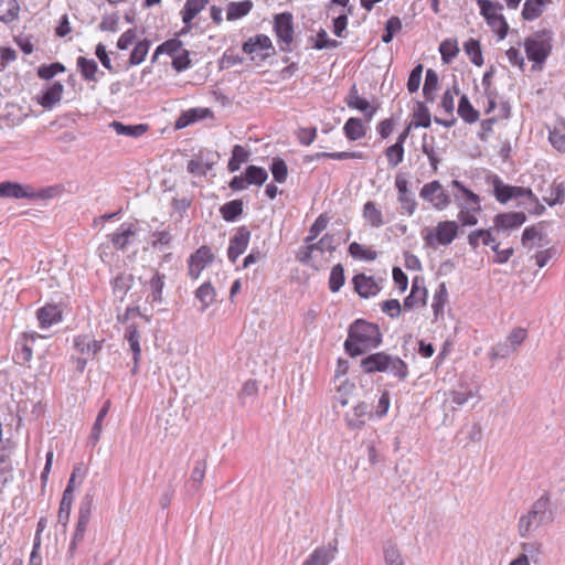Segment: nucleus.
Instances as JSON below:
<instances>
[{
  "instance_id": "obj_1",
  "label": "nucleus",
  "mask_w": 565,
  "mask_h": 565,
  "mask_svg": "<svg viewBox=\"0 0 565 565\" xmlns=\"http://www.w3.org/2000/svg\"><path fill=\"white\" fill-rule=\"evenodd\" d=\"M382 343V333L377 324L365 320H355L349 328L344 342L345 352L354 358L376 349Z\"/></svg>"
},
{
  "instance_id": "obj_2",
  "label": "nucleus",
  "mask_w": 565,
  "mask_h": 565,
  "mask_svg": "<svg viewBox=\"0 0 565 565\" xmlns=\"http://www.w3.org/2000/svg\"><path fill=\"white\" fill-rule=\"evenodd\" d=\"M362 371L366 374L387 373L403 382L408 376V365L397 355L385 351L371 353L360 362Z\"/></svg>"
},
{
  "instance_id": "obj_3",
  "label": "nucleus",
  "mask_w": 565,
  "mask_h": 565,
  "mask_svg": "<svg viewBox=\"0 0 565 565\" xmlns=\"http://www.w3.org/2000/svg\"><path fill=\"white\" fill-rule=\"evenodd\" d=\"M553 520L554 512L551 508L550 498L544 494L532 504L526 514L521 515L518 523V532L521 537L526 539L540 526L552 523Z\"/></svg>"
},
{
  "instance_id": "obj_4",
  "label": "nucleus",
  "mask_w": 565,
  "mask_h": 565,
  "mask_svg": "<svg viewBox=\"0 0 565 565\" xmlns=\"http://www.w3.org/2000/svg\"><path fill=\"white\" fill-rule=\"evenodd\" d=\"M553 39L554 36L552 31L541 30L525 40V53L527 58L533 62L534 70H542L545 61L552 52Z\"/></svg>"
},
{
  "instance_id": "obj_5",
  "label": "nucleus",
  "mask_w": 565,
  "mask_h": 565,
  "mask_svg": "<svg viewBox=\"0 0 565 565\" xmlns=\"http://www.w3.org/2000/svg\"><path fill=\"white\" fill-rule=\"evenodd\" d=\"M459 231L458 223L455 221H441L435 227H426L422 231L425 244L436 248L438 246H448L457 237Z\"/></svg>"
},
{
  "instance_id": "obj_6",
  "label": "nucleus",
  "mask_w": 565,
  "mask_h": 565,
  "mask_svg": "<svg viewBox=\"0 0 565 565\" xmlns=\"http://www.w3.org/2000/svg\"><path fill=\"white\" fill-rule=\"evenodd\" d=\"M52 188H45L36 191L31 185L21 184L18 182L6 181L0 183V198L45 200L52 198Z\"/></svg>"
},
{
  "instance_id": "obj_7",
  "label": "nucleus",
  "mask_w": 565,
  "mask_h": 565,
  "mask_svg": "<svg viewBox=\"0 0 565 565\" xmlns=\"http://www.w3.org/2000/svg\"><path fill=\"white\" fill-rule=\"evenodd\" d=\"M92 504L93 500L88 495H86L79 504L76 527L67 550V555L70 557H74L77 546L85 537L86 529L92 515Z\"/></svg>"
},
{
  "instance_id": "obj_8",
  "label": "nucleus",
  "mask_w": 565,
  "mask_h": 565,
  "mask_svg": "<svg viewBox=\"0 0 565 565\" xmlns=\"http://www.w3.org/2000/svg\"><path fill=\"white\" fill-rule=\"evenodd\" d=\"M419 196L437 211L447 209L451 203L450 195L444 190L438 180L425 183L419 191Z\"/></svg>"
},
{
  "instance_id": "obj_9",
  "label": "nucleus",
  "mask_w": 565,
  "mask_h": 565,
  "mask_svg": "<svg viewBox=\"0 0 565 565\" xmlns=\"http://www.w3.org/2000/svg\"><path fill=\"white\" fill-rule=\"evenodd\" d=\"M214 260L212 249L203 245L199 247L188 259V275L191 279H199L201 273Z\"/></svg>"
},
{
  "instance_id": "obj_10",
  "label": "nucleus",
  "mask_w": 565,
  "mask_h": 565,
  "mask_svg": "<svg viewBox=\"0 0 565 565\" xmlns=\"http://www.w3.org/2000/svg\"><path fill=\"white\" fill-rule=\"evenodd\" d=\"M274 30L278 41L281 43L282 51H289V45L294 40V22L292 14L282 12L275 17Z\"/></svg>"
},
{
  "instance_id": "obj_11",
  "label": "nucleus",
  "mask_w": 565,
  "mask_h": 565,
  "mask_svg": "<svg viewBox=\"0 0 565 565\" xmlns=\"http://www.w3.org/2000/svg\"><path fill=\"white\" fill-rule=\"evenodd\" d=\"M338 552V541L316 547L303 561L302 565H330Z\"/></svg>"
},
{
  "instance_id": "obj_12",
  "label": "nucleus",
  "mask_w": 565,
  "mask_h": 565,
  "mask_svg": "<svg viewBox=\"0 0 565 565\" xmlns=\"http://www.w3.org/2000/svg\"><path fill=\"white\" fill-rule=\"evenodd\" d=\"M395 186L398 191V202L402 210L412 216L417 209V201L415 195L408 189V181L405 177L397 174L395 178Z\"/></svg>"
},
{
  "instance_id": "obj_13",
  "label": "nucleus",
  "mask_w": 565,
  "mask_h": 565,
  "mask_svg": "<svg viewBox=\"0 0 565 565\" xmlns=\"http://www.w3.org/2000/svg\"><path fill=\"white\" fill-rule=\"evenodd\" d=\"M452 196L458 207L475 206L478 209L481 205V200L478 194L469 190L465 184L458 180L451 182Z\"/></svg>"
},
{
  "instance_id": "obj_14",
  "label": "nucleus",
  "mask_w": 565,
  "mask_h": 565,
  "mask_svg": "<svg viewBox=\"0 0 565 565\" xmlns=\"http://www.w3.org/2000/svg\"><path fill=\"white\" fill-rule=\"evenodd\" d=\"M271 40L266 34H257L255 36L249 38L243 44V52L250 55V58L254 61L257 57L264 60L268 54H264V51L271 49Z\"/></svg>"
},
{
  "instance_id": "obj_15",
  "label": "nucleus",
  "mask_w": 565,
  "mask_h": 565,
  "mask_svg": "<svg viewBox=\"0 0 565 565\" xmlns=\"http://www.w3.org/2000/svg\"><path fill=\"white\" fill-rule=\"evenodd\" d=\"M371 416L369 405L365 402H359L344 414V422L348 428L359 430L364 427L366 418Z\"/></svg>"
},
{
  "instance_id": "obj_16",
  "label": "nucleus",
  "mask_w": 565,
  "mask_h": 565,
  "mask_svg": "<svg viewBox=\"0 0 565 565\" xmlns=\"http://www.w3.org/2000/svg\"><path fill=\"white\" fill-rule=\"evenodd\" d=\"M249 238L250 232L245 226H241L234 236L231 237L227 248V257L232 263H235L237 258L246 250Z\"/></svg>"
},
{
  "instance_id": "obj_17",
  "label": "nucleus",
  "mask_w": 565,
  "mask_h": 565,
  "mask_svg": "<svg viewBox=\"0 0 565 565\" xmlns=\"http://www.w3.org/2000/svg\"><path fill=\"white\" fill-rule=\"evenodd\" d=\"M476 395V392L472 390L466 391H449L445 392V399L443 402V407L445 411L444 423L446 422L448 414L447 411L455 412L457 407L465 405L470 398Z\"/></svg>"
},
{
  "instance_id": "obj_18",
  "label": "nucleus",
  "mask_w": 565,
  "mask_h": 565,
  "mask_svg": "<svg viewBox=\"0 0 565 565\" xmlns=\"http://www.w3.org/2000/svg\"><path fill=\"white\" fill-rule=\"evenodd\" d=\"M43 337L38 334L36 332L24 333L22 335L21 341L18 343L20 349L17 350L14 359L20 364H26L32 360L33 355V344L38 339H42Z\"/></svg>"
},
{
  "instance_id": "obj_19",
  "label": "nucleus",
  "mask_w": 565,
  "mask_h": 565,
  "mask_svg": "<svg viewBox=\"0 0 565 565\" xmlns=\"http://www.w3.org/2000/svg\"><path fill=\"white\" fill-rule=\"evenodd\" d=\"M347 105L350 108L362 111L367 120H371L376 111V108L372 107L366 99L359 95L355 84H353L350 88L349 95L347 97Z\"/></svg>"
},
{
  "instance_id": "obj_20",
  "label": "nucleus",
  "mask_w": 565,
  "mask_h": 565,
  "mask_svg": "<svg viewBox=\"0 0 565 565\" xmlns=\"http://www.w3.org/2000/svg\"><path fill=\"white\" fill-rule=\"evenodd\" d=\"M39 324L47 329L62 321V310L56 305H46L38 310Z\"/></svg>"
},
{
  "instance_id": "obj_21",
  "label": "nucleus",
  "mask_w": 565,
  "mask_h": 565,
  "mask_svg": "<svg viewBox=\"0 0 565 565\" xmlns=\"http://www.w3.org/2000/svg\"><path fill=\"white\" fill-rule=\"evenodd\" d=\"M526 221L523 212H509L498 214L494 217V225L498 230H510L520 227Z\"/></svg>"
},
{
  "instance_id": "obj_22",
  "label": "nucleus",
  "mask_w": 565,
  "mask_h": 565,
  "mask_svg": "<svg viewBox=\"0 0 565 565\" xmlns=\"http://www.w3.org/2000/svg\"><path fill=\"white\" fill-rule=\"evenodd\" d=\"M353 282L355 290L363 298H369L380 292V286L373 277H367L363 274L356 275L353 278Z\"/></svg>"
},
{
  "instance_id": "obj_23",
  "label": "nucleus",
  "mask_w": 565,
  "mask_h": 565,
  "mask_svg": "<svg viewBox=\"0 0 565 565\" xmlns=\"http://www.w3.org/2000/svg\"><path fill=\"white\" fill-rule=\"evenodd\" d=\"M137 233L132 224L124 223L119 228L109 235L110 241L115 248L125 249L130 243V238Z\"/></svg>"
},
{
  "instance_id": "obj_24",
  "label": "nucleus",
  "mask_w": 565,
  "mask_h": 565,
  "mask_svg": "<svg viewBox=\"0 0 565 565\" xmlns=\"http://www.w3.org/2000/svg\"><path fill=\"white\" fill-rule=\"evenodd\" d=\"M74 348L87 358L95 356L102 349V342L90 339L88 335H77L73 340Z\"/></svg>"
},
{
  "instance_id": "obj_25",
  "label": "nucleus",
  "mask_w": 565,
  "mask_h": 565,
  "mask_svg": "<svg viewBox=\"0 0 565 565\" xmlns=\"http://www.w3.org/2000/svg\"><path fill=\"white\" fill-rule=\"evenodd\" d=\"M125 340L128 342L130 350L134 353V362L135 366L132 369V372L135 373L137 371L138 361L141 355V348H140V333L135 324H130L126 328Z\"/></svg>"
},
{
  "instance_id": "obj_26",
  "label": "nucleus",
  "mask_w": 565,
  "mask_h": 565,
  "mask_svg": "<svg viewBox=\"0 0 565 565\" xmlns=\"http://www.w3.org/2000/svg\"><path fill=\"white\" fill-rule=\"evenodd\" d=\"M363 217L370 226L376 228L383 226L386 223L382 211L376 207V204L373 201H367L364 204Z\"/></svg>"
},
{
  "instance_id": "obj_27",
  "label": "nucleus",
  "mask_w": 565,
  "mask_h": 565,
  "mask_svg": "<svg viewBox=\"0 0 565 565\" xmlns=\"http://www.w3.org/2000/svg\"><path fill=\"white\" fill-rule=\"evenodd\" d=\"M210 113L207 108H191L185 111H183L180 117L175 121V128L182 129L191 124L206 117V115Z\"/></svg>"
},
{
  "instance_id": "obj_28",
  "label": "nucleus",
  "mask_w": 565,
  "mask_h": 565,
  "mask_svg": "<svg viewBox=\"0 0 565 565\" xmlns=\"http://www.w3.org/2000/svg\"><path fill=\"white\" fill-rule=\"evenodd\" d=\"M110 127L115 130L117 135L127 136L132 138H138L147 132L148 125L138 124V125H125L119 121H113Z\"/></svg>"
},
{
  "instance_id": "obj_29",
  "label": "nucleus",
  "mask_w": 565,
  "mask_h": 565,
  "mask_svg": "<svg viewBox=\"0 0 565 565\" xmlns=\"http://www.w3.org/2000/svg\"><path fill=\"white\" fill-rule=\"evenodd\" d=\"M63 90H64V86L60 82L53 83L43 93V95L40 99V104L44 108H52L54 105L60 103V100L62 98Z\"/></svg>"
},
{
  "instance_id": "obj_30",
  "label": "nucleus",
  "mask_w": 565,
  "mask_h": 565,
  "mask_svg": "<svg viewBox=\"0 0 565 565\" xmlns=\"http://www.w3.org/2000/svg\"><path fill=\"white\" fill-rule=\"evenodd\" d=\"M548 140L552 146L558 151H565V121L558 119L550 128Z\"/></svg>"
},
{
  "instance_id": "obj_31",
  "label": "nucleus",
  "mask_w": 565,
  "mask_h": 565,
  "mask_svg": "<svg viewBox=\"0 0 565 565\" xmlns=\"http://www.w3.org/2000/svg\"><path fill=\"white\" fill-rule=\"evenodd\" d=\"M458 115L467 124H473L479 119V111L471 105L467 95H462L458 104Z\"/></svg>"
},
{
  "instance_id": "obj_32",
  "label": "nucleus",
  "mask_w": 565,
  "mask_h": 565,
  "mask_svg": "<svg viewBox=\"0 0 565 565\" xmlns=\"http://www.w3.org/2000/svg\"><path fill=\"white\" fill-rule=\"evenodd\" d=\"M207 0H186L182 9V21L190 28L192 20L204 9Z\"/></svg>"
},
{
  "instance_id": "obj_33",
  "label": "nucleus",
  "mask_w": 565,
  "mask_h": 565,
  "mask_svg": "<svg viewBox=\"0 0 565 565\" xmlns=\"http://www.w3.org/2000/svg\"><path fill=\"white\" fill-rule=\"evenodd\" d=\"M253 9V2L245 0L241 2H230L226 9V19L228 21L238 20L247 15Z\"/></svg>"
},
{
  "instance_id": "obj_34",
  "label": "nucleus",
  "mask_w": 565,
  "mask_h": 565,
  "mask_svg": "<svg viewBox=\"0 0 565 565\" xmlns=\"http://www.w3.org/2000/svg\"><path fill=\"white\" fill-rule=\"evenodd\" d=\"M547 2L550 0H526L522 10L523 19L527 21L537 19L543 13Z\"/></svg>"
},
{
  "instance_id": "obj_35",
  "label": "nucleus",
  "mask_w": 565,
  "mask_h": 565,
  "mask_svg": "<svg viewBox=\"0 0 565 565\" xmlns=\"http://www.w3.org/2000/svg\"><path fill=\"white\" fill-rule=\"evenodd\" d=\"M110 409V401H106L103 405V407L99 409L97 417L95 419V423L92 428V434L89 436V441L93 446H95L102 436L103 431V422L105 417L107 416L108 412Z\"/></svg>"
},
{
  "instance_id": "obj_36",
  "label": "nucleus",
  "mask_w": 565,
  "mask_h": 565,
  "mask_svg": "<svg viewBox=\"0 0 565 565\" xmlns=\"http://www.w3.org/2000/svg\"><path fill=\"white\" fill-rule=\"evenodd\" d=\"M344 135L350 140H359L365 136V127L360 118H349L343 126Z\"/></svg>"
},
{
  "instance_id": "obj_37",
  "label": "nucleus",
  "mask_w": 565,
  "mask_h": 565,
  "mask_svg": "<svg viewBox=\"0 0 565 565\" xmlns=\"http://www.w3.org/2000/svg\"><path fill=\"white\" fill-rule=\"evenodd\" d=\"M249 159V150L241 145H235L232 150V157L228 161V171H238L242 163L247 162Z\"/></svg>"
},
{
  "instance_id": "obj_38",
  "label": "nucleus",
  "mask_w": 565,
  "mask_h": 565,
  "mask_svg": "<svg viewBox=\"0 0 565 565\" xmlns=\"http://www.w3.org/2000/svg\"><path fill=\"white\" fill-rule=\"evenodd\" d=\"M385 565H405L404 558L397 545L391 541L383 546Z\"/></svg>"
},
{
  "instance_id": "obj_39",
  "label": "nucleus",
  "mask_w": 565,
  "mask_h": 565,
  "mask_svg": "<svg viewBox=\"0 0 565 565\" xmlns=\"http://www.w3.org/2000/svg\"><path fill=\"white\" fill-rule=\"evenodd\" d=\"M77 67L82 74V76L86 81L96 82V74L98 72V66L95 60L86 58L84 56H79L77 58Z\"/></svg>"
},
{
  "instance_id": "obj_40",
  "label": "nucleus",
  "mask_w": 565,
  "mask_h": 565,
  "mask_svg": "<svg viewBox=\"0 0 565 565\" xmlns=\"http://www.w3.org/2000/svg\"><path fill=\"white\" fill-rule=\"evenodd\" d=\"M565 199V186L563 183H552L543 195V201L550 206L563 203Z\"/></svg>"
},
{
  "instance_id": "obj_41",
  "label": "nucleus",
  "mask_w": 565,
  "mask_h": 565,
  "mask_svg": "<svg viewBox=\"0 0 565 565\" xmlns=\"http://www.w3.org/2000/svg\"><path fill=\"white\" fill-rule=\"evenodd\" d=\"M149 49V40L143 39L137 42L128 60L129 66L141 64L145 61L146 56L148 55Z\"/></svg>"
},
{
  "instance_id": "obj_42",
  "label": "nucleus",
  "mask_w": 565,
  "mask_h": 565,
  "mask_svg": "<svg viewBox=\"0 0 565 565\" xmlns=\"http://www.w3.org/2000/svg\"><path fill=\"white\" fill-rule=\"evenodd\" d=\"M480 241L487 246H492L495 243L491 230H477L468 235V243L473 249L479 246Z\"/></svg>"
},
{
  "instance_id": "obj_43",
  "label": "nucleus",
  "mask_w": 565,
  "mask_h": 565,
  "mask_svg": "<svg viewBox=\"0 0 565 565\" xmlns=\"http://www.w3.org/2000/svg\"><path fill=\"white\" fill-rule=\"evenodd\" d=\"M19 10L17 0H0V21L12 22L18 18Z\"/></svg>"
},
{
  "instance_id": "obj_44",
  "label": "nucleus",
  "mask_w": 565,
  "mask_h": 565,
  "mask_svg": "<svg viewBox=\"0 0 565 565\" xmlns=\"http://www.w3.org/2000/svg\"><path fill=\"white\" fill-rule=\"evenodd\" d=\"M220 212L226 222H234L243 213V202L233 200L221 206Z\"/></svg>"
},
{
  "instance_id": "obj_45",
  "label": "nucleus",
  "mask_w": 565,
  "mask_h": 565,
  "mask_svg": "<svg viewBox=\"0 0 565 565\" xmlns=\"http://www.w3.org/2000/svg\"><path fill=\"white\" fill-rule=\"evenodd\" d=\"M215 289L211 282H204L195 291L196 299L202 303V310H205L215 301Z\"/></svg>"
},
{
  "instance_id": "obj_46",
  "label": "nucleus",
  "mask_w": 565,
  "mask_h": 565,
  "mask_svg": "<svg viewBox=\"0 0 565 565\" xmlns=\"http://www.w3.org/2000/svg\"><path fill=\"white\" fill-rule=\"evenodd\" d=\"M458 209V220L463 226H473L478 223L477 214L481 212V205L478 209L466 205Z\"/></svg>"
},
{
  "instance_id": "obj_47",
  "label": "nucleus",
  "mask_w": 565,
  "mask_h": 565,
  "mask_svg": "<svg viewBox=\"0 0 565 565\" xmlns=\"http://www.w3.org/2000/svg\"><path fill=\"white\" fill-rule=\"evenodd\" d=\"M245 178L248 184L262 185L268 178L267 171L257 166H249L246 168Z\"/></svg>"
},
{
  "instance_id": "obj_48",
  "label": "nucleus",
  "mask_w": 565,
  "mask_h": 565,
  "mask_svg": "<svg viewBox=\"0 0 565 565\" xmlns=\"http://www.w3.org/2000/svg\"><path fill=\"white\" fill-rule=\"evenodd\" d=\"M164 280H166V276L158 271L150 279L149 284H150L151 292H150L149 297L151 298L152 302H161L162 290L164 287Z\"/></svg>"
},
{
  "instance_id": "obj_49",
  "label": "nucleus",
  "mask_w": 565,
  "mask_h": 565,
  "mask_svg": "<svg viewBox=\"0 0 565 565\" xmlns=\"http://www.w3.org/2000/svg\"><path fill=\"white\" fill-rule=\"evenodd\" d=\"M349 253L353 258L364 260H375L377 253L371 248L364 247L363 245L353 242L349 246Z\"/></svg>"
},
{
  "instance_id": "obj_50",
  "label": "nucleus",
  "mask_w": 565,
  "mask_h": 565,
  "mask_svg": "<svg viewBox=\"0 0 565 565\" xmlns=\"http://www.w3.org/2000/svg\"><path fill=\"white\" fill-rule=\"evenodd\" d=\"M438 87V76L435 71L428 70L426 72L425 83L423 87V93L427 102H433L435 93Z\"/></svg>"
},
{
  "instance_id": "obj_51",
  "label": "nucleus",
  "mask_w": 565,
  "mask_h": 565,
  "mask_svg": "<svg viewBox=\"0 0 565 565\" xmlns=\"http://www.w3.org/2000/svg\"><path fill=\"white\" fill-rule=\"evenodd\" d=\"M463 50L467 53V55L470 57V61L477 65L481 66L483 64L482 53L480 49V44L475 39H469L465 45Z\"/></svg>"
},
{
  "instance_id": "obj_52",
  "label": "nucleus",
  "mask_w": 565,
  "mask_h": 565,
  "mask_svg": "<svg viewBox=\"0 0 565 565\" xmlns=\"http://www.w3.org/2000/svg\"><path fill=\"white\" fill-rule=\"evenodd\" d=\"M431 119L428 108L424 104H418L417 109L414 113V120L411 122V126L415 128H428Z\"/></svg>"
},
{
  "instance_id": "obj_53",
  "label": "nucleus",
  "mask_w": 565,
  "mask_h": 565,
  "mask_svg": "<svg viewBox=\"0 0 565 565\" xmlns=\"http://www.w3.org/2000/svg\"><path fill=\"white\" fill-rule=\"evenodd\" d=\"M515 352L516 350L508 341H503L493 345L489 352V355L492 360L508 359Z\"/></svg>"
},
{
  "instance_id": "obj_54",
  "label": "nucleus",
  "mask_w": 565,
  "mask_h": 565,
  "mask_svg": "<svg viewBox=\"0 0 565 565\" xmlns=\"http://www.w3.org/2000/svg\"><path fill=\"white\" fill-rule=\"evenodd\" d=\"M494 196L501 203H507L513 198V186L504 184L500 179H495L493 182Z\"/></svg>"
},
{
  "instance_id": "obj_55",
  "label": "nucleus",
  "mask_w": 565,
  "mask_h": 565,
  "mask_svg": "<svg viewBox=\"0 0 565 565\" xmlns=\"http://www.w3.org/2000/svg\"><path fill=\"white\" fill-rule=\"evenodd\" d=\"M385 156L390 167H397L404 159V146L394 143L385 150Z\"/></svg>"
},
{
  "instance_id": "obj_56",
  "label": "nucleus",
  "mask_w": 565,
  "mask_h": 565,
  "mask_svg": "<svg viewBox=\"0 0 565 565\" xmlns=\"http://www.w3.org/2000/svg\"><path fill=\"white\" fill-rule=\"evenodd\" d=\"M270 171L276 182L284 183L286 181L288 175V168L282 159L274 158L270 164Z\"/></svg>"
},
{
  "instance_id": "obj_57",
  "label": "nucleus",
  "mask_w": 565,
  "mask_h": 565,
  "mask_svg": "<svg viewBox=\"0 0 565 565\" xmlns=\"http://www.w3.org/2000/svg\"><path fill=\"white\" fill-rule=\"evenodd\" d=\"M344 284V270L343 267L338 264L332 267L329 278V288L332 292H337Z\"/></svg>"
},
{
  "instance_id": "obj_58",
  "label": "nucleus",
  "mask_w": 565,
  "mask_h": 565,
  "mask_svg": "<svg viewBox=\"0 0 565 565\" xmlns=\"http://www.w3.org/2000/svg\"><path fill=\"white\" fill-rule=\"evenodd\" d=\"M439 52L441 55V60L445 63H450L452 58H455L459 53L457 42L452 40H445L444 42H441L439 46Z\"/></svg>"
},
{
  "instance_id": "obj_59",
  "label": "nucleus",
  "mask_w": 565,
  "mask_h": 565,
  "mask_svg": "<svg viewBox=\"0 0 565 565\" xmlns=\"http://www.w3.org/2000/svg\"><path fill=\"white\" fill-rule=\"evenodd\" d=\"M401 29H402L401 19L398 17L390 18L385 23V31L382 35V41L386 44L392 42L395 33L401 31Z\"/></svg>"
},
{
  "instance_id": "obj_60",
  "label": "nucleus",
  "mask_w": 565,
  "mask_h": 565,
  "mask_svg": "<svg viewBox=\"0 0 565 565\" xmlns=\"http://www.w3.org/2000/svg\"><path fill=\"white\" fill-rule=\"evenodd\" d=\"M459 95V87L457 84L452 88H448L444 92L441 97V107L447 114H452L455 109V96Z\"/></svg>"
},
{
  "instance_id": "obj_61",
  "label": "nucleus",
  "mask_w": 565,
  "mask_h": 565,
  "mask_svg": "<svg viewBox=\"0 0 565 565\" xmlns=\"http://www.w3.org/2000/svg\"><path fill=\"white\" fill-rule=\"evenodd\" d=\"M65 71V66L58 62L52 63L50 65H42L38 70V76L42 79H51L58 73H63Z\"/></svg>"
},
{
  "instance_id": "obj_62",
  "label": "nucleus",
  "mask_w": 565,
  "mask_h": 565,
  "mask_svg": "<svg viewBox=\"0 0 565 565\" xmlns=\"http://www.w3.org/2000/svg\"><path fill=\"white\" fill-rule=\"evenodd\" d=\"M426 295V289L417 287L416 282H414L412 286L411 294L404 300V307L408 309L413 308L417 302V299L422 300L423 303H425Z\"/></svg>"
},
{
  "instance_id": "obj_63",
  "label": "nucleus",
  "mask_w": 565,
  "mask_h": 565,
  "mask_svg": "<svg viewBox=\"0 0 565 565\" xmlns=\"http://www.w3.org/2000/svg\"><path fill=\"white\" fill-rule=\"evenodd\" d=\"M340 45V42L337 40L329 39V35L326 30L321 29L317 33L316 43L313 45L317 50H323V49H335Z\"/></svg>"
},
{
  "instance_id": "obj_64",
  "label": "nucleus",
  "mask_w": 565,
  "mask_h": 565,
  "mask_svg": "<svg viewBox=\"0 0 565 565\" xmlns=\"http://www.w3.org/2000/svg\"><path fill=\"white\" fill-rule=\"evenodd\" d=\"M191 65V60L189 56V52L186 50L181 49L174 56L172 61V66L175 71L182 72L189 68Z\"/></svg>"
}]
</instances>
